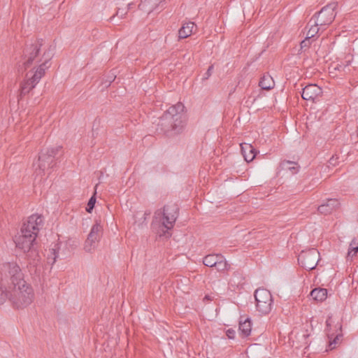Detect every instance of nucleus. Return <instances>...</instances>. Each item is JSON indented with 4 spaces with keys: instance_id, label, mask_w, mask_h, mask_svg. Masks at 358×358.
Wrapping results in <instances>:
<instances>
[{
    "instance_id": "aec40b11",
    "label": "nucleus",
    "mask_w": 358,
    "mask_h": 358,
    "mask_svg": "<svg viewBox=\"0 0 358 358\" xmlns=\"http://www.w3.org/2000/svg\"><path fill=\"white\" fill-rule=\"evenodd\" d=\"M252 330V322L250 318H246L244 321L239 322V331L243 336H248Z\"/></svg>"
},
{
    "instance_id": "bb28decb",
    "label": "nucleus",
    "mask_w": 358,
    "mask_h": 358,
    "mask_svg": "<svg viewBox=\"0 0 358 358\" xmlns=\"http://www.w3.org/2000/svg\"><path fill=\"white\" fill-rule=\"evenodd\" d=\"M291 169V161L290 160H284L282 161L279 166V173L282 171H289Z\"/></svg>"
},
{
    "instance_id": "dca6fc26",
    "label": "nucleus",
    "mask_w": 358,
    "mask_h": 358,
    "mask_svg": "<svg viewBox=\"0 0 358 358\" xmlns=\"http://www.w3.org/2000/svg\"><path fill=\"white\" fill-rule=\"evenodd\" d=\"M195 24L193 22H187L182 24V26L178 30L179 39H183L189 37L193 33V29Z\"/></svg>"
},
{
    "instance_id": "7ed1b4c3",
    "label": "nucleus",
    "mask_w": 358,
    "mask_h": 358,
    "mask_svg": "<svg viewBox=\"0 0 358 358\" xmlns=\"http://www.w3.org/2000/svg\"><path fill=\"white\" fill-rule=\"evenodd\" d=\"M185 106L178 103L171 106L160 117L159 125L167 136H175L182 132L184 128L183 114Z\"/></svg>"
},
{
    "instance_id": "ea45409f",
    "label": "nucleus",
    "mask_w": 358,
    "mask_h": 358,
    "mask_svg": "<svg viewBox=\"0 0 358 358\" xmlns=\"http://www.w3.org/2000/svg\"><path fill=\"white\" fill-rule=\"evenodd\" d=\"M357 137H358V127H357Z\"/></svg>"
},
{
    "instance_id": "6ab92c4d",
    "label": "nucleus",
    "mask_w": 358,
    "mask_h": 358,
    "mask_svg": "<svg viewBox=\"0 0 358 358\" xmlns=\"http://www.w3.org/2000/svg\"><path fill=\"white\" fill-rule=\"evenodd\" d=\"M241 152L244 157V159L247 162H251L255 157V148L250 144H241Z\"/></svg>"
},
{
    "instance_id": "f03ea898",
    "label": "nucleus",
    "mask_w": 358,
    "mask_h": 358,
    "mask_svg": "<svg viewBox=\"0 0 358 358\" xmlns=\"http://www.w3.org/2000/svg\"><path fill=\"white\" fill-rule=\"evenodd\" d=\"M43 224V217L38 214L31 215L27 222H24L20 233L15 236L16 247L24 252L34 247L36 238Z\"/></svg>"
},
{
    "instance_id": "c756f323",
    "label": "nucleus",
    "mask_w": 358,
    "mask_h": 358,
    "mask_svg": "<svg viewBox=\"0 0 358 358\" xmlns=\"http://www.w3.org/2000/svg\"><path fill=\"white\" fill-rule=\"evenodd\" d=\"M151 212L150 210L145 211L141 215V217L139 219L138 224H143V223H146L148 217L150 215Z\"/></svg>"
},
{
    "instance_id": "f704fd0d",
    "label": "nucleus",
    "mask_w": 358,
    "mask_h": 358,
    "mask_svg": "<svg viewBox=\"0 0 358 358\" xmlns=\"http://www.w3.org/2000/svg\"><path fill=\"white\" fill-rule=\"evenodd\" d=\"M357 252H358V245L357 247L352 248L351 249V250L348 251V256H350V255L354 256L357 253Z\"/></svg>"
},
{
    "instance_id": "2eb2a0df",
    "label": "nucleus",
    "mask_w": 358,
    "mask_h": 358,
    "mask_svg": "<svg viewBox=\"0 0 358 358\" xmlns=\"http://www.w3.org/2000/svg\"><path fill=\"white\" fill-rule=\"evenodd\" d=\"M61 248V243H54L51 248L49 249V251L48 252V262L53 265L58 258H60V253L59 250Z\"/></svg>"
},
{
    "instance_id": "9b49d317",
    "label": "nucleus",
    "mask_w": 358,
    "mask_h": 358,
    "mask_svg": "<svg viewBox=\"0 0 358 358\" xmlns=\"http://www.w3.org/2000/svg\"><path fill=\"white\" fill-rule=\"evenodd\" d=\"M320 253L315 248L310 249L307 251H302L298 255L299 264L306 270L314 269L318 263Z\"/></svg>"
},
{
    "instance_id": "423d86ee",
    "label": "nucleus",
    "mask_w": 358,
    "mask_h": 358,
    "mask_svg": "<svg viewBox=\"0 0 358 358\" xmlns=\"http://www.w3.org/2000/svg\"><path fill=\"white\" fill-rule=\"evenodd\" d=\"M60 149L61 147L57 146L41 150L38 155V160L33 164L35 173L37 176L45 175L49 169L55 166V156Z\"/></svg>"
},
{
    "instance_id": "ddd939ff",
    "label": "nucleus",
    "mask_w": 358,
    "mask_h": 358,
    "mask_svg": "<svg viewBox=\"0 0 358 358\" xmlns=\"http://www.w3.org/2000/svg\"><path fill=\"white\" fill-rule=\"evenodd\" d=\"M331 317H329L326 321V325L327 329L326 331H327V336L329 338V347L331 350H333L336 348V345L338 343L342 338H343V334H342V326L341 324H339V333H337L336 336L332 333L331 334L329 332V328L331 326Z\"/></svg>"
},
{
    "instance_id": "4be33fe9",
    "label": "nucleus",
    "mask_w": 358,
    "mask_h": 358,
    "mask_svg": "<svg viewBox=\"0 0 358 358\" xmlns=\"http://www.w3.org/2000/svg\"><path fill=\"white\" fill-rule=\"evenodd\" d=\"M219 258H222V255L221 254H210L203 257V263L206 266L215 267L217 260H219Z\"/></svg>"
},
{
    "instance_id": "412c9836",
    "label": "nucleus",
    "mask_w": 358,
    "mask_h": 358,
    "mask_svg": "<svg viewBox=\"0 0 358 358\" xmlns=\"http://www.w3.org/2000/svg\"><path fill=\"white\" fill-rule=\"evenodd\" d=\"M310 295L315 301H323L327 298V290L324 288H315L310 292Z\"/></svg>"
},
{
    "instance_id": "1a4fd4ad",
    "label": "nucleus",
    "mask_w": 358,
    "mask_h": 358,
    "mask_svg": "<svg viewBox=\"0 0 358 358\" xmlns=\"http://www.w3.org/2000/svg\"><path fill=\"white\" fill-rule=\"evenodd\" d=\"M0 278L1 282L6 280L7 278H9L10 280V285H13L14 283L20 281V280H24L20 266L15 262H6L1 265Z\"/></svg>"
},
{
    "instance_id": "20e7f679",
    "label": "nucleus",
    "mask_w": 358,
    "mask_h": 358,
    "mask_svg": "<svg viewBox=\"0 0 358 358\" xmlns=\"http://www.w3.org/2000/svg\"><path fill=\"white\" fill-rule=\"evenodd\" d=\"M179 209L176 204L165 205L155 212L152 226L155 228L158 224L162 228L161 231L158 232L159 237H171L170 231L175 225Z\"/></svg>"
},
{
    "instance_id": "39448f33",
    "label": "nucleus",
    "mask_w": 358,
    "mask_h": 358,
    "mask_svg": "<svg viewBox=\"0 0 358 358\" xmlns=\"http://www.w3.org/2000/svg\"><path fill=\"white\" fill-rule=\"evenodd\" d=\"M34 299L32 287L24 280L9 286V300L17 308L27 307Z\"/></svg>"
},
{
    "instance_id": "5701e85b",
    "label": "nucleus",
    "mask_w": 358,
    "mask_h": 358,
    "mask_svg": "<svg viewBox=\"0 0 358 358\" xmlns=\"http://www.w3.org/2000/svg\"><path fill=\"white\" fill-rule=\"evenodd\" d=\"M215 268L219 272H224L229 271L231 268V266L222 255V258H219V260H217Z\"/></svg>"
},
{
    "instance_id": "4c0bfd02",
    "label": "nucleus",
    "mask_w": 358,
    "mask_h": 358,
    "mask_svg": "<svg viewBox=\"0 0 358 358\" xmlns=\"http://www.w3.org/2000/svg\"><path fill=\"white\" fill-rule=\"evenodd\" d=\"M204 300H211L210 297L208 295H206L204 299Z\"/></svg>"
},
{
    "instance_id": "2f4dec72",
    "label": "nucleus",
    "mask_w": 358,
    "mask_h": 358,
    "mask_svg": "<svg viewBox=\"0 0 358 358\" xmlns=\"http://www.w3.org/2000/svg\"><path fill=\"white\" fill-rule=\"evenodd\" d=\"M213 65H210L206 72L204 74V79H208L212 74V72H213Z\"/></svg>"
},
{
    "instance_id": "58836bf2",
    "label": "nucleus",
    "mask_w": 358,
    "mask_h": 358,
    "mask_svg": "<svg viewBox=\"0 0 358 358\" xmlns=\"http://www.w3.org/2000/svg\"><path fill=\"white\" fill-rule=\"evenodd\" d=\"M332 159H330V164H333V163H332V162H331V161H332Z\"/></svg>"
},
{
    "instance_id": "0eeeda50",
    "label": "nucleus",
    "mask_w": 358,
    "mask_h": 358,
    "mask_svg": "<svg viewBox=\"0 0 358 358\" xmlns=\"http://www.w3.org/2000/svg\"><path fill=\"white\" fill-rule=\"evenodd\" d=\"M337 6V2L327 4L311 17L310 22H314L315 25H320V27L329 25L336 17L335 10Z\"/></svg>"
},
{
    "instance_id": "b1692460",
    "label": "nucleus",
    "mask_w": 358,
    "mask_h": 358,
    "mask_svg": "<svg viewBox=\"0 0 358 358\" xmlns=\"http://www.w3.org/2000/svg\"><path fill=\"white\" fill-rule=\"evenodd\" d=\"M151 1L152 0H141L138 5V8L147 12L148 13H151L153 10L152 5H150Z\"/></svg>"
},
{
    "instance_id": "cd10ccee",
    "label": "nucleus",
    "mask_w": 358,
    "mask_h": 358,
    "mask_svg": "<svg viewBox=\"0 0 358 358\" xmlns=\"http://www.w3.org/2000/svg\"><path fill=\"white\" fill-rule=\"evenodd\" d=\"M128 10H127V8H118L117 11H116V13L115 15H114L113 16H112L110 18V20L112 21L114 17L115 16H117L120 18H124L127 13Z\"/></svg>"
},
{
    "instance_id": "a878e982",
    "label": "nucleus",
    "mask_w": 358,
    "mask_h": 358,
    "mask_svg": "<svg viewBox=\"0 0 358 358\" xmlns=\"http://www.w3.org/2000/svg\"><path fill=\"white\" fill-rule=\"evenodd\" d=\"M313 24L311 25L310 28L307 32L306 36L307 38H313L319 31L320 30V25H315L314 22H312Z\"/></svg>"
},
{
    "instance_id": "f257e3e1",
    "label": "nucleus",
    "mask_w": 358,
    "mask_h": 358,
    "mask_svg": "<svg viewBox=\"0 0 358 358\" xmlns=\"http://www.w3.org/2000/svg\"><path fill=\"white\" fill-rule=\"evenodd\" d=\"M53 57L51 47L44 46L42 38H36L31 43L27 44L20 61L19 70L28 71L20 84V96H25L33 90L44 76L45 71L50 66V60Z\"/></svg>"
},
{
    "instance_id": "7c9ffc66",
    "label": "nucleus",
    "mask_w": 358,
    "mask_h": 358,
    "mask_svg": "<svg viewBox=\"0 0 358 358\" xmlns=\"http://www.w3.org/2000/svg\"><path fill=\"white\" fill-rule=\"evenodd\" d=\"M310 40V38H307V36H306L305 39L300 42L301 50L308 48L310 46L311 43Z\"/></svg>"
},
{
    "instance_id": "f3484780",
    "label": "nucleus",
    "mask_w": 358,
    "mask_h": 358,
    "mask_svg": "<svg viewBox=\"0 0 358 358\" xmlns=\"http://www.w3.org/2000/svg\"><path fill=\"white\" fill-rule=\"evenodd\" d=\"M25 253H27V258L30 265L36 267L40 264L41 258L38 251L35 247L27 251Z\"/></svg>"
},
{
    "instance_id": "c9c22d12",
    "label": "nucleus",
    "mask_w": 358,
    "mask_h": 358,
    "mask_svg": "<svg viewBox=\"0 0 358 358\" xmlns=\"http://www.w3.org/2000/svg\"><path fill=\"white\" fill-rule=\"evenodd\" d=\"M132 5H133V3H128L127 7L126 8L127 10H129V9H131Z\"/></svg>"
},
{
    "instance_id": "6e6552de",
    "label": "nucleus",
    "mask_w": 358,
    "mask_h": 358,
    "mask_svg": "<svg viewBox=\"0 0 358 358\" xmlns=\"http://www.w3.org/2000/svg\"><path fill=\"white\" fill-rule=\"evenodd\" d=\"M257 310L262 315L268 314L273 306L271 292L264 288H258L255 292Z\"/></svg>"
},
{
    "instance_id": "e433bc0d",
    "label": "nucleus",
    "mask_w": 358,
    "mask_h": 358,
    "mask_svg": "<svg viewBox=\"0 0 358 358\" xmlns=\"http://www.w3.org/2000/svg\"><path fill=\"white\" fill-rule=\"evenodd\" d=\"M308 336H309V335H308V334H303L302 335V338H303L304 340H306V339H307V338H308Z\"/></svg>"
},
{
    "instance_id": "4468645a",
    "label": "nucleus",
    "mask_w": 358,
    "mask_h": 358,
    "mask_svg": "<svg viewBox=\"0 0 358 358\" xmlns=\"http://www.w3.org/2000/svg\"><path fill=\"white\" fill-rule=\"evenodd\" d=\"M339 204L340 203L337 199H329L325 203L317 207V210L321 214L329 215L336 209L339 206Z\"/></svg>"
},
{
    "instance_id": "f8f14e48",
    "label": "nucleus",
    "mask_w": 358,
    "mask_h": 358,
    "mask_svg": "<svg viewBox=\"0 0 358 358\" xmlns=\"http://www.w3.org/2000/svg\"><path fill=\"white\" fill-rule=\"evenodd\" d=\"M103 228L97 222L92 225L90 234L85 242L84 250L87 252H92L96 248V244L100 240Z\"/></svg>"
},
{
    "instance_id": "a211bd4d",
    "label": "nucleus",
    "mask_w": 358,
    "mask_h": 358,
    "mask_svg": "<svg viewBox=\"0 0 358 358\" xmlns=\"http://www.w3.org/2000/svg\"><path fill=\"white\" fill-rule=\"evenodd\" d=\"M259 86L264 90H270L275 86L273 78L268 74H264L260 78Z\"/></svg>"
},
{
    "instance_id": "9d476101",
    "label": "nucleus",
    "mask_w": 358,
    "mask_h": 358,
    "mask_svg": "<svg viewBox=\"0 0 358 358\" xmlns=\"http://www.w3.org/2000/svg\"><path fill=\"white\" fill-rule=\"evenodd\" d=\"M292 91H296V96L299 99L301 95L302 99L305 100L315 101L322 94V89L315 84H310L303 87L302 83H295L293 86Z\"/></svg>"
},
{
    "instance_id": "473e14b6",
    "label": "nucleus",
    "mask_w": 358,
    "mask_h": 358,
    "mask_svg": "<svg viewBox=\"0 0 358 358\" xmlns=\"http://www.w3.org/2000/svg\"><path fill=\"white\" fill-rule=\"evenodd\" d=\"M226 334H227V336H228L229 338L233 339L235 337L236 332H235V331L234 329H229L227 331Z\"/></svg>"
},
{
    "instance_id": "c85d7f7f",
    "label": "nucleus",
    "mask_w": 358,
    "mask_h": 358,
    "mask_svg": "<svg viewBox=\"0 0 358 358\" xmlns=\"http://www.w3.org/2000/svg\"><path fill=\"white\" fill-rule=\"evenodd\" d=\"M95 203H96V197L94 195H93L89 200L88 203H87V208H86V210L88 212V213H91L92 210H93L94 207V205H95Z\"/></svg>"
},
{
    "instance_id": "72a5a7b5",
    "label": "nucleus",
    "mask_w": 358,
    "mask_h": 358,
    "mask_svg": "<svg viewBox=\"0 0 358 358\" xmlns=\"http://www.w3.org/2000/svg\"><path fill=\"white\" fill-rule=\"evenodd\" d=\"M299 168L300 166L298 164V163L292 161V174L297 173L299 170Z\"/></svg>"
},
{
    "instance_id": "393cba45",
    "label": "nucleus",
    "mask_w": 358,
    "mask_h": 358,
    "mask_svg": "<svg viewBox=\"0 0 358 358\" xmlns=\"http://www.w3.org/2000/svg\"><path fill=\"white\" fill-rule=\"evenodd\" d=\"M6 299H9V290L7 289L3 282H0V304L3 303Z\"/></svg>"
}]
</instances>
